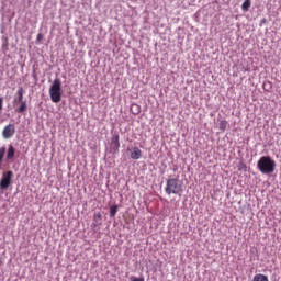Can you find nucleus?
I'll use <instances>...</instances> for the list:
<instances>
[{
  "instance_id": "obj_9",
  "label": "nucleus",
  "mask_w": 281,
  "mask_h": 281,
  "mask_svg": "<svg viewBox=\"0 0 281 281\" xmlns=\"http://www.w3.org/2000/svg\"><path fill=\"white\" fill-rule=\"evenodd\" d=\"M251 8V0H245L241 4V10L244 12H249V9Z\"/></svg>"
},
{
  "instance_id": "obj_15",
  "label": "nucleus",
  "mask_w": 281,
  "mask_h": 281,
  "mask_svg": "<svg viewBox=\"0 0 281 281\" xmlns=\"http://www.w3.org/2000/svg\"><path fill=\"white\" fill-rule=\"evenodd\" d=\"M36 41H37V43H41V41H43V35L41 33L37 34Z\"/></svg>"
},
{
  "instance_id": "obj_10",
  "label": "nucleus",
  "mask_w": 281,
  "mask_h": 281,
  "mask_svg": "<svg viewBox=\"0 0 281 281\" xmlns=\"http://www.w3.org/2000/svg\"><path fill=\"white\" fill-rule=\"evenodd\" d=\"M252 281H269V277L258 273L254 277Z\"/></svg>"
},
{
  "instance_id": "obj_5",
  "label": "nucleus",
  "mask_w": 281,
  "mask_h": 281,
  "mask_svg": "<svg viewBox=\"0 0 281 281\" xmlns=\"http://www.w3.org/2000/svg\"><path fill=\"white\" fill-rule=\"evenodd\" d=\"M14 133H16V128L14 127V124H9L4 126L2 131V137L4 139H11V137H14Z\"/></svg>"
},
{
  "instance_id": "obj_8",
  "label": "nucleus",
  "mask_w": 281,
  "mask_h": 281,
  "mask_svg": "<svg viewBox=\"0 0 281 281\" xmlns=\"http://www.w3.org/2000/svg\"><path fill=\"white\" fill-rule=\"evenodd\" d=\"M23 93H25V91L23 90V87H20L18 89V92H16L18 98L14 99V103L23 102Z\"/></svg>"
},
{
  "instance_id": "obj_4",
  "label": "nucleus",
  "mask_w": 281,
  "mask_h": 281,
  "mask_svg": "<svg viewBox=\"0 0 281 281\" xmlns=\"http://www.w3.org/2000/svg\"><path fill=\"white\" fill-rule=\"evenodd\" d=\"M12 179H14V172L12 170L3 172L2 178L0 180L1 190H8V188L12 186Z\"/></svg>"
},
{
  "instance_id": "obj_16",
  "label": "nucleus",
  "mask_w": 281,
  "mask_h": 281,
  "mask_svg": "<svg viewBox=\"0 0 281 281\" xmlns=\"http://www.w3.org/2000/svg\"><path fill=\"white\" fill-rule=\"evenodd\" d=\"M0 111H3V99L0 98Z\"/></svg>"
},
{
  "instance_id": "obj_1",
  "label": "nucleus",
  "mask_w": 281,
  "mask_h": 281,
  "mask_svg": "<svg viewBox=\"0 0 281 281\" xmlns=\"http://www.w3.org/2000/svg\"><path fill=\"white\" fill-rule=\"evenodd\" d=\"M257 168L262 175H271L276 171V160L269 156H263L258 160Z\"/></svg>"
},
{
  "instance_id": "obj_11",
  "label": "nucleus",
  "mask_w": 281,
  "mask_h": 281,
  "mask_svg": "<svg viewBox=\"0 0 281 281\" xmlns=\"http://www.w3.org/2000/svg\"><path fill=\"white\" fill-rule=\"evenodd\" d=\"M16 111H18V113H25V111H27V103L25 101H22L21 105L19 106V109Z\"/></svg>"
},
{
  "instance_id": "obj_6",
  "label": "nucleus",
  "mask_w": 281,
  "mask_h": 281,
  "mask_svg": "<svg viewBox=\"0 0 281 281\" xmlns=\"http://www.w3.org/2000/svg\"><path fill=\"white\" fill-rule=\"evenodd\" d=\"M5 153H7V156H5L7 161H12L16 155V149L14 148L13 145H9L8 149L5 148Z\"/></svg>"
},
{
  "instance_id": "obj_18",
  "label": "nucleus",
  "mask_w": 281,
  "mask_h": 281,
  "mask_svg": "<svg viewBox=\"0 0 281 281\" xmlns=\"http://www.w3.org/2000/svg\"><path fill=\"white\" fill-rule=\"evenodd\" d=\"M94 218H102V215L101 214H97V215H94Z\"/></svg>"
},
{
  "instance_id": "obj_7",
  "label": "nucleus",
  "mask_w": 281,
  "mask_h": 281,
  "mask_svg": "<svg viewBox=\"0 0 281 281\" xmlns=\"http://www.w3.org/2000/svg\"><path fill=\"white\" fill-rule=\"evenodd\" d=\"M131 159H134V160L142 159V149H139V147H134L132 149Z\"/></svg>"
},
{
  "instance_id": "obj_14",
  "label": "nucleus",
  "mask_w": 281,
  "mask_h": 281,
  "mask_svg": "<svg viewBox=\"0 0 281 281\" xmlns=\"http://www.w3.org/2000/svg\"><path fill=\"white\" fill-rule=\"evenodd\" d=\"M131 281H145L143 277L137 278V277H131Z\"/></svg>"
},
{
  "instance_id": "obj_13",
  "label": "nucleus",
  "mask_w": 281,
  "mask_h": 281,
  "mask_svg": "<svg viewBox=\"0 0 281 281\" xmlns=\"http://www.w3.org/2000/svg\"><path fill=\"white\" fill-rule=\"evenodd\" d=\"M227 128V121L223 120L220 122V130L225 131Z\"/></svg>"
},
{
  "instance_id": "obj_3",
  "label": "nucleus",
  "mask_w": 281,
  "mask_h": 281,
  "mask_svg": "<svg viewBox=\"0 0 281 281\" xmlns=\"http://www.w3.org/2000/svg\"><path fill=\"white\" fill-rule=\"evenodd\" d=\"M49 95L52 102H54L55 104H58V102H60L63 98L60 79H54L53 85L49 88Z\"/></svg>"
},
{
  "instance_id": "obj_17",
  "label": "nucleus",
  "mask_w": 281,
  "mask_h": 281,
  "mask_svg": "<svg viewBox=\"0 0 281 281\" xmlns=\"http://www.w3.org/2000/svg\"><path fill=\"white\" fill-rule=\"evenodd\" d=\"M116 144L120 146V136H116Z\"/></svg>"
},
{
  "instance_id": "obj_12",
  "label": "nucleus",
  "mask_w": 281,
  "mask_h": 281,
  "mask_svg": "<svg viewBox=\"0 0 281 281\" xmlns=\"http://www.w3.org/2000/svg\"><path fill=\"white\" fill-rule=\"evenodd\" d=\"M115 214H117V205H112L110 207V216L113 217Z\"/></svg>"
},
{
  "instance_id": "obj_2",
  "label": "nucleus",
  "mask_w": 281,
  "mask_h": 281,
  "mask_svg": "<svg viewBox=\"0 0 281 281\" xmlns=\"http://www.w3.org/2000/svg\"><path fill=\"white\" fill-rule=\"evenodd\" d=\"M166 194H181L183 192V184L177 178H169L165 188Z\"/></svg>"
}]
</instances>
